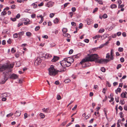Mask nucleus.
Here are the masks:
<instances>
[{"label":"nucleus","mask_w":127,"mask_h":127,"mask_svg":"<svg viewBox=\"0 0 127 127\" xmlns=\"http://www.w3.org/2000/svg\"><path fill=\"white\" fill-rule=\"evenodd\" d=\"M53 21L54 23L56 24L59 22V20L57 18H56Z\"/></svg>","instance_id":"cd10ccee"},{"label":"nucleus","mask_w":127,"mask_h":127,"mask_svg":"<svg viewBox=\"0 0 127 127\" xmlns=\"http://www.w3.org/2000/svg\"><path fill=\"white\" fill-rule=\"evenodd\" d=\"M7 14V12L6 11H2L1 13V15H3V16H4L6 15Z\"/></svg>","instance_id":"7c9ffc66"},{"label":"nucleus","mask_w":127,"mask_h":127,"mask_svg":"<svg viewBox=\"0 0 127 127\" xmlns=\"http://www.w3.org/2000/svg\"><path fill=\"white\" fill-rule=\"evenodd\" d=\"M35 16L36 14H33L31 15V17L32 18H35Z\"/></svg>","instance_id":"c03bdc74"},{"label":"nucleus","mask_w":127,"mask_h":127,"mask_svg":"<svg viewBox=\"0 0 127 127\" xmlns=\"http://www.w3.org/2000/svg\"><path fill=\"white\" fill-rule=\"evenodd\" d=\"M122 66V65L121 64H119L118 65L117 67L116 68L117 69H118L119 68H120Z\"/></svg>","instance_id":"a18cd8bd"},{"label":"nucleus","mask_w":127,"mask_h":127,"mask_svg":"<svg viewBox=\"0 0 127 127\" xmlns=\"http://www.w3.org/2000/svg\"><path fill=\"white\" fill-rule=\"evenodd\" d=\"M121 88H117V90H115V92H116V93L117 94H118V92H120L121 91Z\"/></svg>","instance_id":"4be33fe9"},{"label":"nucleus","mask_w":127,"mask_h":127,"mask_svg":"<svg viewBox=\"0 0 127 127\" xmlns=\"http://www.w3.org/2000/svg\"><path fill=\"white\" fill-rule=\"evenodd\" d=\"M80 55H81L80 54H78L77 55L73 56L72 57V58L71 59V60H72L71 61L72 63H73L74 61V58L77 59L80 56Z\"/></svg>","instance_id":"6e6552de"},{"label":"nucleus","mask_w":127,"mask_h":127,"mask_svg":"<svg viewBox=\"0 0 127 127\" xmlns=\"http://www.w3.org/2000/svg\"><path fill=\"white\" fill-rule=\"evenodd\" d=\"M13 115V113H10L9 114H7L6 115L7 117H9Z\"/></svg>","instance_id":"79ce46f5"},{"label":"nucleus","mask_w":127,"mask_h":127,"mask_svg":"<svg viewBox=\"0 0 127 127\" xmlns=\"http://www.w3.org/2000/svg\"><path fill=\"white\" fill-rule=\"evenodd\" d=\"M90 115H88L87 116H85V119L86 120H87V119H88V118H90Z\"/></svg>","instance_id":"49530a36"},{"label":"nucleus","mask_w":127,"mask_h":127,"mask_svg":"<svg viewBox=\"0 0 127 127\" xmlns=\"http://www.w3.org/2000/svg\"><path fill=\"white\" fill-rule=\"evenodd\" d=\"M98 10V8L97 7L95 8L94 10L93 11V13H95V12L97 11Z\"/></svg>","instance_id":"5fc2aeb1"},{"label":"nucleus","mask_w":127,"mask_h":127,"mask_svg":"<svg viewBox=\"0 0 127 127\" xmlns=\"http://www.w3.org/2000/svg\"><path fill=\"white\" fill-rule=\"evenodd\" d=\"M71 24L72 26H75L76 25V23L73 22H72Z\"/></svg>","instance_id":"de8ad7c7"},{"label":"nucleus","mask_w":127,"mask_h":127,"mask_svg":"<svg viewBox=\"0 0 127 127\" xmlns=\"http://www.w3.org/2000/svg\"><path fill=\"white\" fill-rule=\"evenodd\" d=\"M83 26V25L82 23H81L80 24H79V28L81 29L82 28Z\"/></svg>","instance_id":"052dcab7"},{"label":"nucleus","mask_w":127,"mask_h":127,"mask_svg":"<svg viewBox=\"0 0 127 127\" xmlns=\"http://www.w3.org/2000/svg\"><path fill=\"white\" fill-rule=\"evenodd\" d=\"M109 35L107 34H105L101 36V38L102 39H104L105 38L108 37Z\"/></svg>","instance_id":"dca6fc26"},{"label":"nucleus","mask_w":127,"mask_h":127,"mask_svg":"<svg viewBox=\"0 0 127 127\" xmlns=\"http://www.w3.org/2000/svg\"><path fill=\"white\" fill-rule=\"evenodd\" d=\"M42 60L39 57L37 58L34 62V64L35 66H37L40 64Z\"/></svg>","instance_id":"0eeeda50"},{"label":"nucleus","mask_w":127,"mask_h":127,"mask_svg":"<svg viewBox=\"0 0 127 127\" xmlns=\"http://www.w3.org/2000/svg\"><path fill=\"white\" fill-rule=\"evenodd\" d=\"M53 2L51 1H49L46 4V6L49 7H51L53 5Z\"/></svg>","instance_id":"9d476101"},{"label":"nucleus","mask_w":127,"mask_h":127,"mask_svg":"<svg viewBox=\"0 0 127 127\" xmlns=\"http://www.w3.org/2000/svg\"><path fill=\"white\" fill-rule=\"evenodd\" d=\"M101 71L103 72H105V71L106 70L105 69V68L104 67H102L101 68Z\"/></svg>","instance_id":"f704fd0d"},{"label":"nucleus","mask_w":127,"mask_h":127,"mask_svg":"<svg viewBox=\"0 0 127 127\" xmlns=\"http://www.w3.org/2000/svg\"><path fill=\"white\" fill-rule=\"evenodd\" d=\"M13 67V65L11 64H5L3 65H0V71H2L5 70L9 69Z\"/></svg>","instance_id":"f03ea898"},{"label":"nucleus","mask_w":127,"mask_h":127,"mask_svg":"<svg viewBox=\"0 0 127 127\" xmlns=\"http://www.w3.org/2000/svg\"><path fill=\"white\" fill-rule=\"evenodd\" d=\"M126 94L124 93H122L121 95V96L122 98H125L126 96Z\"/></svg>","instance_id":"aec40b11"},{"label":"nucleus","mask_w":127,"mask_h":127,"mask_svg":"<svg viewBox=\"0 0 127 127\" xmlns=\"http://www.w3.org/2000/svg\"><path fill=\"white\" fill-rule=\"evenodd\" d=\"M11 52L12 53H14L15 52L16 50L14 48H12L11 50Z\"/></svg>","instance_id":"37998d69"},{"label":"nucleus","mask_w":127,"mask_h":127,"mask_svg":"<svg viewBox=\"0 0 127 127\" xmlns=\"http://www.w3.org/2000/svg\"><path fill=\"white\" fill-rule=\"evenodd\" d=\"M73 50L71 49L70 50L69 52V54H71L73 52Z\"/></svg>","instance_id":"e2e57ef3"},{"label":"nucleus","mask_w":127,"mask_h":127,"mask_svg":"<svg viewBox=\"0 0 127 127\" xmlns=\"http://www.w3.org/2000/svg\"><path fill=\"white\" fill-rule=\"evenodd\" d=\"M16 5H13L11 7V8L12 9H15V8Z\"/></svg>","instance_id":"0e129e2a"},{"label":"nucleus","mask_w":127,"mask_h":127,"mask_svg":"<svg viewBox=\"0 0 127 127\" xmlns=\"http://www.w3.org/2000/svg\"><path fill=\"white\" fill-rule=\"evenodd\" d=\"M124 6V4H122L121 5H119L118 7L119 8H122Z\"/></svg>","instance_id":"4c0bfd02"},{"label":"nucleus","mask_w":127,"mask_h":127,"mask_svg":"<svg viewBox=\"0 0 127 127\" xmlns=\"http://www.w3.org/2000/svg\"><path fill=\"white\" fill-rule=\"evenodd\" d=\"M54 14L53 13H51L50 15V17L51 18H52L54 16Z\"/></svg>","instance_id":"603ef678"},{"label":"nucleus","mask_w":127,"mask_h":127,"mask_svg":"<svg viewBox=\"0 0 127 127\" xmlns=\"http://www.w3.org/2000/svg\"><path fill=\"white\" fill-rule=\"evenodd\" d=\"M66 124V122H63L62 124H61V126H64Z\"/></svg>","instance_id":"864d4df0"},{"label":"nucleus","mask_w":127,"mask_h":127,"mask_svg":"<svg viewBox=\"0 0 127 127\" xmlns=\"http://www.w3.org/2000/svg\"><path fill=\"white\" fill-rule=\"evenodd\" d=\"M120 61L122 63L124 61V59L123 58H121L120 59Z\"/></svg>","instance_id":"09e8293b"},{"label":"nucleus","mask_w":127,"mask_h":127,"mask_svg":"<svg viewBox=\"0 0 127 127\" xmlns=\"http://www.w3.org/2000/svg\"><path fill=\"white\" fill-rule=\"evenodd\" d=\"M104 46V44H101V45H100V46L98 47H97V49L98 48H102Z\"/></svg>","instance_id":"13d9d810"},{"label":"nucleus","mask_w":127,"mask_h":127,"mask_svg":"<svg viewBox=\"0 0 127 127\" xmlns=\"http://www.w3.org/2000/svg\"><path fill=\"white\" fill-rule=\"evenodd\" d=\"M42 110L44 112H47L48 110V108L45 109V108H44L42 109Z\"/></svg>","instance_id":"2f4dec72"},{"label":"nucleus","mask_w":127,"mask_h":127,"mask_svg":"<svg viewBox=\"0 0 127 127\" xmlns=\"http://www.w3.org/2000/svg\"><path fill=\"white\" fill-rule=\"evenodd\" d=\"M10 19L12 21L14 22L16 20V18H10Z\"/></svg>","instance_id":"8fccbe9b"},{"label":"nucleus","mask_w":127,"mask_h":127,"mask_svg":"<svg viewBox=\"0 0 127 127\" xmlns=\"http://www.w3.org/2000/svg\"><path fill=\"white\" fill-rule=\"evenodd\" d=\"M120 103L122 105H124L125 104V102L123 100H121Z\"/></svg>","instance_id":"6e6d98bb"},{"label":"nucleus","mask_w":127,"mask_h":127,"mask_svg":"<svg viewBox=\"0 0 127 127\" xmlns=\"http://www.w3.org/2000/svg\"><path fill=\"white\" fill-rule=\"evenodd\" d=\"M98 3L100 4H103L101 0H99L98 1Z\"/></svg>","instance_id":"69168bd1"},{"label":"nucleus","mask_w":127,"mask_h":127,"mask_svg":"<svg viewBox=\"0 0 127 127\" xmlns=\"http://www.w3.org/2000/svg\"><path fill=\"white\" fill-rule=\"evenodd\" d=\"M18 76L16 74H13L10 75L9 78L11 79H15L18 78Z\"/></svg>","instance_id":"1a4fd4ad"},{"label":"nucleus","mask_w":127,"mask_h":127,"mask_svg":"<svg viewBox=\"0 0 127 127\" xmlns=\"http://www.w3.org/2000/svg\"><path fill=\"white\" fill-rule=\"evenodd\" d=\"M49 74L52 76H54L58 73L56 69H55L53 65H51L48 69Z\"/></svg>","instance_id":"7ed1b4c3"},{"label":"nucleus","mask_w":127,"mask_h":127,"mask_svg":"<svg viewBox=\"0 0 127 127\" xmlns=\"http://www.w3.org/2000/svg\"><path fill=\"white\" fill-rule=\"evenodd\" d=\"M86 62H83L81 64H82V67L83 68H85L86 67H88L90 66V64H89V65H86V64H85V63Z\"/></svg>","instance_id":"f3484780"},{"label":"nucleus","mask_w":127,"mask_h":127,"mask_svg":"<svg viewBox=\"0 0 127 127\" xmlns=\"http://www.w3.org/2000/svg\"><path fill=\"white\" fill-rule=\"evenodd\" d=\"M71 81V80L69 79H67L65 80L64 81V82L66 83H69Z\"/></svg>","instance_id":"5701e85b"},{"label":"nucleus","mask_w":127,"mask_h":127,"mask_svg":"<svg viewBox=\"0 0 127 127\" xmlns=\"http://www.w3.org/2000/svg\"><path fill=\"white\" fill-rule=\"evenodd\" d=\"M118 83L117 82H114L113 83V86H116V85H118Z\"/></svg>","instance_id":"338daca9"},{"label":"nucleus","mask_w":127,"mask_h":127,"mask_svg":"<svg viewBox=\"0 0 127 127\" xmlns=\"http://www.w3.org/2000/svg\"><path fill=\"white\" fill-rule=\"evenodd\" d=\"M8 78L7 77V76L6 75H5L4 76L3 79L2 81L1 84H3L7 80Z\"/></svg>","instance_id":"f8f14e48"},{"label":"nucleus","mask_w":127,"mask_h":127,"mask_svg":"<svg viewBox=\"0 0 127 127\" xmlns=\"http://www.w3.org/2000/svg\"><path fill=\"white\" fill-rule=\"evenodd\" d=\"M113 54V49H112L110 52V59L111 60H113L114 59Z\"/></svg>","instance_id":"4468645a"},{"label":"nucleus","mask_w":127,"mask_h":127,"mask_svg":"<svg viewBox=\"0 0 127 127\" xmlns=\"http://www.w3.org/2000/svg\"><path fill=\"white\" fill-rule=\"evenodd\" d=\"M63 35L64 36L68 38H70V35L68 33H63Z\"/></svg>","instance_id":"a211bd4d"},{"label":"nucleus","mask_w":127,"mask_h":127,"mask_svg":"<svg viewBox=\"0 0 127 127\" xmlns=\"http://www.w3.org/2000/svg\"><path fill=\"white\" fill-rule=\"evenodd\" d=\"M32 5H33V7L34 8H36V7H37V5L35 4V3H33Z\"/></svg>","instance_id":"72a5a7b5"},{"label":"nucleus","mask_w":127,"mask_h":127,"mask_svg":"<svg viewBox=\"0 0 127 127\" xmlns=\"http://www.w3.org/2000/svg\"><path fill=\"white\" fill-rule=\"evenodd\" d=\"M52 57V56L50 54L48 53H47L45 55L44 57L45 58L48 59H50Z\"/></svg>","instance_id":"ddd939ff"},{"label":"nucleus","mask_w":127,"mask_h":127,"mask_svg":"<svg viewBox=\"0 0 127 127\" xmlns=\"http://www.w3.org/2000/svg\"><path fill=\"white\" fill-rule=\"evenodd\" d=\"M107 14H104L102 16L105 19L107 18Z\"/></svg>","instance_id":"ea45409f"},{"label":"nucleus","mask_w":127,"mask_h":127,"mask_svg":"<svg viewBox=\"0 0 127 127\" xmlns=\"http://www.w3.org/2000/svg\"><path fill=\"white\" fill-rule=\"evenodd\" d=\"M59 59V57L54 56L53 59L51 60V61L52 62H55L58 61Z\"/></svg>","instance_id":"9b49d317"},{"label":"nucleus","mask_w":127,"mask_h":127,"mask_svg":"<svg viewBox=\"0 0 127 127\" xmlns=\"http://www.w3.org/2000/svg\"><path fill=\"white\" fill-rule=\"evenodd\" d=\"M110 55L109 53L107 54L106 58H110Z\"/></svg>","instance_id":"a19ab883"},{"label":"nucleus","mask_w":127,"mask_h":127,"mask_svg":"<svg viewBox=\"0 0 127 127\" xmlns=\"http://www.w3.org/2000/svg\"><path fill=\"white\" fill-rule=\"evenodd\" d=\"M123 48L120 47L118 49V51L119 52H122L123 51Z\"/></svg>","instance_id":"c9c22d12"},{"label":"nucleus","mask_w":127,"mask_h":127,"mask_svg":"<svg viewBox=\"0 0 127 127\" xmlns=\"http://www.w3.org/2000/svg\"><path fill=\"white\" fill-rule=\"evenodd\" d=\"M124 109L125 110L127 111V105H125L124 107Z\"/></svg>","instance_id":"774afa93"},{"label":"nucleus","mask_w":127,"mask_h":127,"mask_svg":"<svg viewBox=\"0 0 127 127\" xmlns=\"http://www.w3.org/2000/svg\"><path fill=\"white\" fill-rule=\"evenodd\" d=\"M101 36L100 35H96L95 36H94L93 38H94L96 39L97 38H99V37H101Z\"/></svg>","instance_id":"a878e982"},{"label":"nucleus","mask_w":127,"mask_h":127,"mask_svg":"<svg viewBox=\"0 0 127 127\" xmlns=\"http://www.w3.org/2000/svg\"><path fill=\"white\" fill-rule=\"evenodd\" d=\"M57 99L58 100H59L61 99V97L60 95H57Z\"/></svg>","instance_id":"c756f323"},{"label":"nucleus","mask_w":127,"mask_h":127,"mask_svg":"<svg viewBox=\"0 0 127 127\" xmlns=\"http://www.w3.org/2000/svg\"><path fill=\"white\" fill-rule=\"evenodd\" d=\"M117 7V5L115 4L111 5L110 6V7L112 9L115 8H116Z\"/></svg>","instance_id":"b1692460"},{"label":"nucleus","mask_w":127,"mask_h":127,"mask_svg":"<svg viewBox=\"0 0 127 127\" xmlns=\"http://www.w3.org/2000/svg\"><path fill=\"white\" fill-rule=\"evenodd\" d=\"M67 29L66 28H63L62 30V31L63 32V33L64 34L67 32Z\"/></svg>","instance_id":"412c9836"},{"label":"nucleus","mask_w":127,"mask_h":127,"mask_svg":"<svg viewBox=\"0 0 127 127\" xmlns=\"http://www.w3.org/2000/svg\"><path fill=\"white\" fill-rule=\"evenodd\" d=\"M26 35L30 37L32 35L31 33L29 32H27L26 33Z\"/></svg>","instance_id":"393cba45"},{"label":"nucleus","mask_w":127,"mask_h":127,"mask_svg":"<svg viewBox=\"0 0 127 127\" xmlns=\"http://www.w3.org/2000/svg\"><path fill=\"white\" fill-rule=\"evenodd\" d=\"M104 31V30L103 29H100L99 30V32H102Z\"/></svg>","instance_id":"3c124183"},{"label":"nucleus","mask_w":127,"mask_h":127,"mask_svg":"<svg viewBox=\"0 0 127 127\" xmlns=\"http://www.w3.org/2000/svg\"><path fill=\"white\" fill-rule=\"evenodd\" d=\"M99 57L98 56V55L96 54H92L89 55L88 56L84 59H83L82 61L80 62L81 64H82L83 62H92L95 61L96 63V61L97 60H99L98 59L99 58Z\"/></svg>","instance_id":"f257e3e1"},{"label":"nucleus","mask_w":127,"mask_h":127,"mask_svg":"<svg viewBox=\"0 0 127 127\" xmlns=\"http://www.w3.org/2000/svg\"><path fill=\"white\" fill-rule=\"evenodd\" d=\"M111 60L110 59H101L97 60L96 62V63H98L99 64L102 63L103 62L107 63L108 62H109Z\"/></svg>","instance_id":"39448f33"},{"label":"nucleus","mask_w":127,"mask_h":127,"mask_svg":"<svg viewBox=\"0 0 127 127\" xmlns=\"http://www.w3.org/2000/svg\"><path fill=\"white\" fill-rule=\"evenodd\" d=\"M21 114V112L19 111H17L15 114L16 116H19Z\"/></svg>","instance_id":"2eb2a0df"},{"label":"nucleus","mask_w":127,"mask_h":127,"mask_svg":"<svg viewBox=\"0 0 127 127\" xmlns=\"http://www.w3.org/2000/svg\"><path fill=\"white\" fill-rule=\"evenodd\" d=\"M117 2L119 5L121 4L122 2V1L121 0H118L117 1Z\"/></svg>","instance_id":"bf43d9fd"},{"label":"nucleus","mask_w":127,"mask_h":127,"mask_svg":"<svg viewBox=\"0 0 127 127\" xmlns=\"http://www.w3.org/2000/svg\"><path fill=\"white\" fill-rule=\"evenodd\" d=\"M40 28V27L39 26H36L35 28V31H38L39 29Z\"/></svg>","instance_id":"58836bf2"},{"label":"nucleus","mask_w":127,"mask_h":127,"mask_svg":"<svg viewBox=\"0 0 127 127\" xmlns=\"http://www.w3.org/2000/svg\"><path fill=\"white\" fill-rule=\"evenodd\" d=\"M20 16V15L19 14H18L16 16V18L18 19L19 18Z\"/></svg>","instance_id":"4d7b16f0"},{"label":"nucleus","mask_w":127,"mask_h":127,"mask_svg":"<svg viewBox=\"0 0 127 127\" xmlns=\"http://www.w3.org/2000/svg\"><path fill=\"white\" fill-rule=\"evenodd\" d=\"M76 10V9L75 7H73L72 8V11L73 12H74Z\"/></svg>","instance_id":"680f3d73"},{"label":"nucleus","mask_w":127,"mask_h":127,"mask_svg":"<svg viewBox=\"0 0 127 127\" xmlns=\"http://www.w3.org/2000/svg\"><path fill=\"white\" fill-rule=\"evenodd\" d=\"M67 60V59L65 58L60 63L65 68L68 67L71 65V63L68 61Z\"/></svg>","instance_id":"20e7f679"},{"label":"nucleus","mask_w":127,"mask_h":127,"mask_svg":"<svg viewBox=\"0 0 127 127\" xmlns=\"http://www.w3.org/2000/svg\"><path fill=\"white\" fill-rule=\"evenodd\" d=\"M119 97L118 96H116L115 98V99L116 100V102H118L119 101Z\"/></svg>","instance_id":"473e14b6"},{"label":"nucleus","mask_w":127,"mask_h":127,"mask_svg":"<svg viewBox=\"0 0 127 127\" xmlns=\"http://www.w3.org/2000/svg\"><path fill=\"white\" fill-rule=\"evenodd\" d=\"M61 66H58L56 69L57 73L58 72H61L65 71L66 69L65 68L62 66L61 64Z\"/></svg>","instance_id":"423d86ee"},{"label":"nucleus","mask_w":127,"mask_h":127,"mask_svg":"<svg viewBox=\"0 0 127 127\" xmlns=\"http://www.w3.org/2000/svg\"><path fill=\"white\" fill-rule=\"evenodd\" d=\"M39 115L40 117L42 118H44L45 117L44 115L42 113H40Z\"/></svg>","instance_id":"bb28decb"},{"label":"nucleus","mask_w":127,"mask_h":127,"mask_svg":"<svg viewBox=\"0 0 127 127\" xmlns=\"http://www.w3.org/2000/svg\"><path fill=\"white\" fill-rule=\"evenodd\" d=\"M18 33H15L13 35V37L14 38H17L18 37Z\"/></svg>","instance_id":"c85d7f7f"},{"label":"nucleus","mask_w":127,"mask_h":127,"mask_svg":"<svg viewBox=\"0 0 127 127\" xmlns=\"http://www.w3.org/2000/svg\"><path fill=\"white\" fill-rule=\"evenodd\" d=\"M24 32H19L18 33L19 36L20 38L21 37V36L23 35L24 34Z\"/></svg>","instance_id":"6ab92c4d"},{"label":"nucleus","mask_w":127,"mask_h":127,"mask_svg":"<svg viewBox=\"0 0 127 127\" xmlns=\"http://www.w3.org/2000/svg\"><path fill=\"white\" fill-rule=\"evenodd\" d=\"M28 116V115L26 113H25L24 114V118L25 119L27 118Z\"/></svg>","instance_id":"e433bc0d"}]
</instances>
